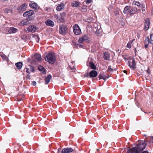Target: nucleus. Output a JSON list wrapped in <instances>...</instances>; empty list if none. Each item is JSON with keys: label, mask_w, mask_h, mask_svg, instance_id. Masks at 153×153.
<instances>
[{"label": "nucleus", "mask_w": 153, "mask_h": 153, "mask_svg": "<svg viewBox=\"0 0 153 153\" xmlns=\"http://www.w3.org/2000/svg\"><path fill=\"white\" fill-rule=\"evenodd\" d=\"M45 61L51 64L54 63L56 61V57L54 54L50 53L47 54L45 57Z\"/></svg>", "instance_id": "obj_1"}, {"label": "nucleus", "mask_w": 153, "mask_h": 153, "mask_svg": "<svg viewBox=\"0 0 153 153\" xmlns=\"http://www.w3.org/2000/svg\"><path fill=\"white\" fill-rule=\"evenodd\" d=\"M146 143L145 141H141L137 144L136 147L138 150L140 151V153L146 148Z\"/></svg>", "instance_id": "obj_2"}, {"label": "nucleus", "mask_w": 153, "mask_h": 153, "mask_svg": "<svg viewBox=\"0 0 153 153\" xmlns=\"http://www.w3.org/2000/svg\"><path fill=\"white\" fill-rule=\"evenodd\" d=\"M73 28L74 32L76 35H79L81 33V30L78 25L75 24L73 26Z\"/></svg>", "instance_id": "obj_3"}, {"label": "nucleus", "mask_w": 153, "mask_h": 153, "mask_svg": "<svg viewBox=\"0 0 153 153\" xmlns=\"http://www.w3.org/2000/svg\"><path fill=\"white\" fill-rule=\"evenodd\" d=\"M128 65L131 68L134 69L136 68V64L134 58L130 59L128 61Z\"/></svg>", "instance_id": "obj_4"}, {"label": "nucleus", "mask_w": 153, "mask_h": 153, "mask_svg": "<svg viewBox=\"0 0 153 153\" xmlns=\"http://www.w3.org/2000/svg\"><path fill=\"white\" fill-rule=\"evenodd\" d=\"M67 29L68 28L65 25H60L59 28V33L60 34L64 35L67 33Z\"/></svg>", "instance_id": "obj_5"}, {"label": "nucleus", "mask_w": 153, "mask_h": 153, "mask_svg": "<svg viewBox=\"0 0 153 153\" xmlns=\"http://www.w3.org/2000/svg\"><path fill=\"white\" fill-rule=\"evenodd\" d=\"M27 6V4L25 3L22 4L19 8L18 9V11L20 13L23 12L26 10Z\"/></svg>", "instance_id": "obj_6"}, {"label": "nucleus", "mask_w": 153, "mask_h": 153, "mask_svg": "<svg viewBox=\"0 0 153 153\" xmlns=\"http://www.w3.org/2000/svg\"><path fill=\"white\" fill-rule=\"evenodd\" d=\"M126 153H140V152L135 147L128 149Z\"/></svg>", "instance_id": "obj_7"}, {"label": "nucleus", "mask_w": 153, "mask_h": 153, "mask_svg": "<svg viewBox=\"0 0 153 153\" xmlns=\"http://www.w3.org/2000/svg\"><path fill=\"white\" fill-rule=\"evenodd\" d=\"M36 26L32 25L28 26L27 28V31L28 32L34 33L36 31Z\"/></svg>", "instance_id": "obj_8"}, {"label": "nucleus", "mask_w": 153, "mask_h": 153, "mask_svg": "<svg viewBox=\"0 0 153 153\" xmlns=\"http://www.w3.org/2000/svg\"><path fill=\"white\" fill-rule=\"evenodd\" d=\"M74 149L72 148L67 147L62 149V153H70L73 151Z\"/></svg>", "instance_id": "obj_9"}, {"label": "nucleus", "mask_w": 153, "mask_h": 153, "mask_svg": "<svg viewBox=\"0 0 153 153\" xmlns=\"http://www.w3.org/2000/svg\"><path fill=\"white\" fill-rule=\"evenodd\" d=\"M34 14L33 11L32 10H30L29 11H27L25 12L23 14V16L24 17H29L30 16Z\"/></svg>", "instance_id": "obj_10"}, {"label": "nucleus", "mask_w": 153, "mask_h": 153, "mask_svg": "<svg viewBox=\"0 0 153 153\" xmlns=\"http://www.w3.org/2000/svg\"><path fill=\"white\" fill-rule=\"evenodd\" d=\"M18 30L16 28L14 27H10L8 29V32L9 33L11 34L15 33L17 32Z\"/></svg>", "instance_id": "obj_11"}, {"label": "nucleus", "mask_w": 153, "mask_h": 153, "mask_svg": "<svg viewBox=\"0 0 153 153\" xmlns=\"http://www.w3.org/2000/svg\"><path fill=\"white\" fill-rule=\"evenodd\" d=\"M150 25V21L149 19H147L145 20L144 29L147 30L149 28Z\"/></svg>", "instance_id": "obj_12"}, {"label": "nucleus", "mask_w": 153, "mask_h": 153, "mask_svg": "<svg viewBox=\"0 0 153 153\" xmlns=\"http://www.w3.org/2000/svg\"><path fill=\"white\" fill-rule=\"evenodd\" d=\"M98 74L97 71L95 70L91 71L89 73V76L91 77H95Z\"/></svg>", "instance_id": "obj_13"}, {"label": "nucleus", "mask_w": 153, "mask_h": 153, "mask_svg": "<svg viewBox=\"0 0 153 153\" xmlns=\"http://www.w3.org/2000/svg\"><path fill=\"white\" fill-rule=\"evenodd\" d=\"M30 7L32 8L34 10L38 9V7L37 4L36 3H32L29 4Z\"/></svg>", "instance_id": "obj_14"}, {"label": "nucleus", "mask_w": 153, "mask_h": 153, "mask_svg": "<svg viewBox=\"0 0 153 153\" xmlns=\"http://www.w3.org/2000/svg\"><path fill=\"white\" fill-rule=\"evenodd\" d=\"M46 25L51 27H53L54 25V22L50 19H48L45 22Z\"/></svg>", "instance_id": "obj_15"}, {"label": "nucleus", "mask_w": 153, "mask_h": 153, "mask_svg": "<svg viewBox=\"0 0 153 153\" xmlns=\"http://www.w3.org/2000/svg\"><path fill=\"white\" fill-rule=\"evenodd\" d=\"M110 57V54L108 52H105L104 53L103 58L104 59L109 60Z\"/></svg>", "instance_id": "obj_16"}, {"label": "nucleus", "mask_w": 153, "mask_h": 153, "mask_svg": "<svg viewBox=\"0 0 153 153\" xmlns=\"http://www.w3.org/2000/svg\"><path fill=\"white\" fill-rule=\"evenodd\" d=\"M87 65L89 64L91 68L94 70H95L96 69V66L94 64L92 61L89 62L88 61L87 62Z\"/></svg>", "instance_id": "obj_17"}, {"label": "nucleus", "mask_w": 153, "mask_h": 153, "mask_svg": "<svg viewBox=\"0 0 153 153\" xmlns=\"http://www.w3.org/2000/svg\"><path fill=\"white\" fill-rule=\"evenodd\" d=\"M64 4L63 3H61L58 5L57 7L56 8V10L57 11H60L64 8Z\"/></svg>", "instance_id": "obj_18"}, {"label": "nucleus", "mask_w": 153, "mask_h": 153, "mask_svg": "<svg viewBox=\"0 0 153 153\" xmlns=\"http://www.w3.org/2000/svg\"><path fill=\"white\" fill-rule=\"evenodd\" d=\"M137 8L135 7H133L130 10L129 12V14L130 15H131L132 14H135L137 12Z\"/></svg>", "instance_id": "obj_19"}, {"label": "nucleus", "mask_w": 153, "mask_h": 153, "mask_svg": "<svg viewBox=\"0 0 153 153\" xmlns=\"http://www.w3.org/2000/svg\"><path fill=\"white\" fill-rule=\"evenodd\" d=\"M130 7L128 6H126L124 8L123 11V13L125 14H129Z\"/></svg>", "instance_id": "obj_20"}, {"label": "nucleus", "mask_w": 153, "mask_h": 153, "mask_svg": "<svg viewBox=\"0 0 153 153\" xmlns=\"http://www.w3.org/2000/svg\"><path fill=\"white\" fill-rule=\"evenodd\" d=\"M38 69L39 71H41L43 74H45L46 73V70L42 66H39Z\"/></svg>", "instance_id": "obj_21"}, {"label": "nucleus", "mask_w": 153, "mask_h": 153, "mask_svg": "<svg viewBox=\"0 0 153 153\" xmlns=\"http://www.w3.org/2000/svg\"><path fill=\"white\" fill-rule=\"evenodd\" d=\"M51 77L52 76L51 75L49 74L47 76L46 78L45 79V84H47L49 83L51 79Z\"/></svg>", "instance_id": "obj_22"}, {"label": "nucleus", "mask_w": 153, "mask_h": 153, "mask_svg": "<svg viewBox=\"0 0 153 153\" xmlns=\"http://www.w3.org/2000/svg\"><path fill=\"white\" fill-rule=\"evenodd\" d=\"M35 58L37 60V61H40L42 59L41 55L38 53H36L34 55Z\"/></svg>", "instance_id": "obj_23"}, {"label": "nucleus", "mask_w": 153, "mask_h": 153, "mask_svg": "<svg viewBox=\"0 0 153 153\" xmlns=\"http://www.w3.org/2000/svg\"><path fill=\"white\" fill-rule=\"evenodd\" d=\"M28 22V21L27 19H25L22 20L20 23L19 24L20 25L23 26L25 25H27Z\"/></svg>", "instance_id": "obj_24"}, {"label": "nucleus", "mask_w": 153, "mask_h": 153, "mask_svg": "<svg viewBox=\"0 0 153 153\" xmlns=\"http://www.w3.org/2000/svg\"><path fill=\"white\" fill-rule=\"evenodd\" d=\"M148 42H149V43L151 44H153V33L150 35V38H149V40Z\"/></svg>", "instance_id": "obj_25"}, {"label": "nucleus", "mask_w": 153, "mask_h": 153, "mask_svg": "<svg viewBox=\"0 0 153 153\" xmlns=\"http://www.w3.org/2000/svg\"><path fill=\"white\" fill-rule=\"evenodd\" d=\"M149 40V37H147L145 38V40L144 44H145L144 47L145 48H148V45L150 44L149 43L148 41Z\"/></svg>", "instance_id": "obj_26"}, {"label": "nucleus", "mask_w": 153, "mask_h": 153, "mask_svg": "<svg viewBox=\"0 0 153 153\" xmlns=\"http://www.w3.org/2000/svg\"><path fill=\"white\" fill-rule=\"evenodd\" d=\"M15 65L18 69H20L22 66V63L20 62H19L15 64Z\"/></svg>", "instance_id": "obj_27"}, {"label": "nucleus", "mask_w": 153, "mask_h": 153, "mask_svg": "<svg viewBox=\"0 0 153 153\" xmlns=\"http://www.w3.org/2000/svg\"><path fill=\"white\" fill-rule=\"evenodd\" d=\"M53 17L56 18L58 21H61L62 20H63V18L61 17V19L60 18V16L58 15L55 14L54 15Z\"/></svg>", "instance_id": "obj_28"}, {"label": "nucleus", "mask_w": 153, "mask_h": 153, "mask_svg": "<svg viewBox=\"0 0 153 153\" xmlns=\"http://www.w3.org/2000/svg\"><path fill=\"white\" fill-rule=\"evenodd\" d=\"M99 77L100 79H103L104 80H106V79L108 78V77L106 78L105 75H102L100 74H99Z\"/></svg>", "instance_id": "obj_29"}, {"label": "nucleus", "mask_w": 153, "mask_h": 153, "mask_svg": "<svg viewBox=\"0 0 153 153\" xmlns=\"http://www.w3.org/2000/svg\"><path fill=\"white\" fill-rule=\"evenodd\" d=\"M144 68L143 66H140L138 68V71L140 73H142L144 71Z\"/></svg>", "instance_id": "obj_30"}, {"label": "nucleus", "mask_w": 153, "mask_h": 153, "mask_svg": "<svg viewBox=\"0 0 153 153\" xmlns=\"http://www.w3.org/2000/svg\"><path fill=\"white\" fill-rule=\"evenodd\" d=\"M133 40L130 41L126 45V47L127 48H131V44L133 42Z\"/></svg>", "instance_id": "obj_31"}, {"label": "nucleus", "mask_w": 153, "mask_h": 153, "mask_svg": "<svg viewBox=\"0 0 153 153\" xmlns=\"http://www.w3.org/2000/svg\"><path fill=\"white\" fill-rule=\"evenodd\" d=\"M33 37L36 40V41L38 42L39 40V37L36 35H34L33 36Z\"/></svg>", "instance_id": "obj_32"}, {"label": "nucleus", "mask_w": 153, "mask_h": 153, "mask_svg": "<svg viewBox=\"0 0 153 153\" xmlns=\"http://www.w3.org/2000/svg\"><path fill=\"white\" fill-rule=\"evenodd\" d=\"M87 10V7L85 5H83L82 6L81 10L83 12H85Z\"/></svg>", "instance_id": "obj_33"}, {"label": "nucleus", "mask_w": 153, "mask_h": 153, "mask_svg": "<svg viewBox=\"0 0 153 153\" xmlns=\"http://www.w3.org/2000/svg\"><path fill=\"white\" fill-rule=\"evenodd\" d=\"M82 38L84 41H88L89 39L88 37L86 35H85Z\"/></svg>", "instance_id": "obj_34"}, {"label": "nucleus", "mask_w": 153, "mask_h": 153, "mask_svg": "<svg viewBox=\"0 0 153 153\" xmlns=\"http://www.w3.org/2000/svg\"><path fill=\"white\" fill-rule=\"evenodd\" d=\"M140 7H142V11L143 12L146 9V7L145 5H144L143 4L141 5V6H140Z\"/></svg>", "instance_id": "obj_35"}, {"label": "nucleus", "mask_w": 153, "mask_h": 153, "mask_svg": "<svg viewBox=\"0 0 153 153\" xmlns=\"http://www.w3.org/2000/svg\"><path fill=\"white\" fill-rule=\"evenodd\" d=\"M79 4L78 2L77 1H75L74 3V4L73 5L74 7H78V5Z\"/></svg>", "instance_id": "obj_36"}, {"label": "nucleus", "mask_w": 153, "mask_h": 153, "mask_svg": "<svg viewBox=\"0 0 153 153\" xmlns=\"http://www.w3.org/2000/svg\"><path fill=\"white\" fill-rule=\"evenodd\" d=\"M134 4L137 6H140V7L141 6V5H142V4H140L139 2L137 1L135 2Z\"/></svg>", "instance_id": "obj_37"}, {"label": "nucleus", "mask_w": 153, "mask_h": 153, "mask_svg": "<svg viewBox=\"0 0 153 153\" xmlns=\"http://www.w3.org/2000/svg\"><path fill=\"white\" fill-rule=\"evenodd\" d=\"M84 41V40L82 38V37L80 38L79 40V43H82L83 41Z\"/></svg>", "instance_id": "obj_38"}, {"label": "nucleus", "mask_w": 153, "mask_h": 153, "mask_svg": "<svg viewBox=\"0 0 153 153\" xmlns=\"http://www.w3.org/2000/svg\"><path fill=\"white\" fill-rule=\"evenodd\" d=\"M5 12L7 13H9L10 12L11 13L12 11L10 9H7L5 10Z\"/></svg>", "instance_id": "obj_39"}, {"label": "nucleus", "mask_w": 153, "mask_h": 153, "mask_svg": "<svg viewBox=\"0 0 153 153\" xmlns=\"http://www.w3.org/2000/svg\"><path fill=\"white\" fill-rule=\"evenodd\" d=\"M108 70L111 72L113 71V70L111 68V66H109L108 67Z\"/></svg>", "instance_id": "obj_40"}, {"label": "nucleus", "mask_w": 153, "mask_h": 153, "mask_svg": "<svg viewBox=\"0 0 153 153\" xmlns=\"http://www.w3.org/2000/svg\"><path fill=\"white\" fill-rule=\"evenodd\" d=\"M92 1V0H86L85 2L86 4H88L91 3Z\"/></svg>", "instance_id": "obj_41"}, {"label": "nucleus", "mask_w": 153, "mask_h": 153, "mask_svg": "<svg viewBox=\"0 0 153 153\" xmlns=\"http://www.w3.org/2000/svg\"><path fill=\"white\" fill-rule=\"evenodd\" d=\"M30 71L31 72H33L34 71V67L32 66H30Z\"/></svg>", "instance_id": "obj_42"}, {"label": "nucleus", "mask_w": 153, "mask_h": 153, "mask_svg": "<svg viewBox=\"0 0 153 153\" xmlns=\"http://www.w3.org/2000/svg\"><path fill=\"white\" fill-rule=\"evenodd\" d=\"M76 46H77V47H78L79 48H82L83 47V46L82 45L79 44H77Z\"/></svg>", "instance_id": "obj_43"}, {"label": "nucleus", "mask_w": 153, "mask_h": 153, "mask_svg": "<svg viewBox=\"0 0 153 153\" xmlns=\"http://www.w3.org/2000/svg\"><path fill=\"white\" fill-rule=\"evenodd\" d=\"M30 69L27 68L26 72L29 74L30 73V72H31L30 71Z\"/></svg>", "instance_id": "obj_44"}, {"label": "nucleus", "mask_w": 153, "mask_h": 153, "mask_svg": "<svg viewBox=\"0 0 153 153\" xmlns=\"http://www.w3.org/2000/svg\"><path fill=\"white\" fill-rule=\"evenodd\" d=\"M36 83L35 81H33L32 82V84L33 86H35L36 85Z\"/></svg>", "instance_id": "obj_45"}, {"label": "nucleus", "mask_w": 153, "mask_h": 153, "mask_svg": "<svg viewBox=\"0 0 153 153\" xmlns=\"http://www.w3.org/2000/svg\"><path fill=\"white\" fill-rule=\"evenodd\" d=\"M140 153H149L148 151H145L143 152H141Z\"/></svg>", "instance_id": "obj_46"}, {"label": "nucleus", "mask_w": 153, "mask_h": 153, "mask_svg": "<svg viewBox=\"0 0 153 153\" xmlns=\"http://www.w3.org/2000/svg\"><path fill=\"white\" fill-rule=\"evenodd\" d=\"M151 140H152V142L153 143V137H151Z\"/></svg>", "instance_id": "obj_47"}, {"label": "nucleus", "mask_w": 153, "mask_h": 153, "mask_svg": "<svg viewBox=\"0 0 153 153\" xmlns=\"http://www.w3.org/2000/svg\"><path fill=\"white\" fill-rule=\"evenodd\" d=\"M147 73H148V74H150V72L149 71V70H148L147 71Z\"/></svg>", "instance_id": "obj_48"}, {"label": "nucleus", "mask_w": 153, "mask_h": 153, "mask_svg": "<svg viewBox=\"0 0 153 153\" xmlns=\"http://www.w3.org/2000/svg\"><path fill=\"white\" fill-rule=\"evenodd\" d=\"M61 149V148L59 149H58V152H59L60 151Z\"/></svg>", "instance_id": "obj_49"}, {"label": "nucleus", "mask_w": 153, "mask_h": 153, "mask_svg": "<svg viewBox=\"0 0 153 153\" xmlns=\"http://www.w3.org/2000/svg\"><path fill=\"white\" fill-rule=\"evenodd\" d=\"M123 72H124V73H126V74H127V73H126L127 71H126V70H124V71H123Z\"/></svg>", "instance_id": "obj_50"}, {"label": "nucleus", "mask_w": 153, "mask_h": 153, "mask_svg": "<svg viewBox=\"0 0 153 153\" xmlns=\"http://www.w3.org/2000/svg\"><path fill=\"white\" fill-rule=\"evenodd\" d=\"M152 14L153 15V10H152Z\"/></svg>", "instance_id": "obj_51"}, {"label": "nucleus", "mask_w": 153, "mask_h": 153, "mask_svg": "<svg viewBox=\"0 0 153 153\" xmlns=\"http://www.w3.org/2000/svg\"><path fill=\"white\" fill-rule=\"evenodd\" d=\"M120 51V50L119 49L117 50V52H119Z\"/></svg>", "instance_id": "obj_52"}]
</instances>
